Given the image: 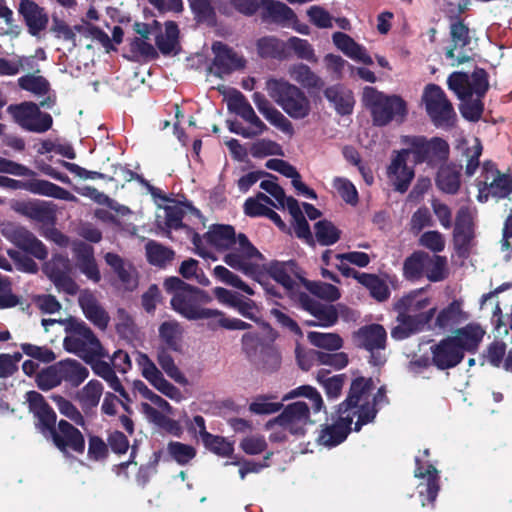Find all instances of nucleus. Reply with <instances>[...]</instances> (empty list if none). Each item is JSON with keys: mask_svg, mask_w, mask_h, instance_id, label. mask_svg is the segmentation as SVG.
I'll return each mask as SVG.
<instances>
[{"mask_svg": "<svg viewBox=\"0 0 512 512\" xmlns=\"http://www.w3.org/2000/svg\"><path fill=\"white\" fill-rule=\"evenodd\" d=\"M307 338L313 346L326 350L336 351L343 345L342 338L336 333L312 331L308 333Z\"/></svg>", "mask_w": 512, "mask_h": 512, "instance_id": "nucleus-58", "label": "nucleus"}, {"mask_svg": "<svg viewBox=\"0 0 512 512\" xmlns=\"http://www.w3.org/2000/svg\"><path fill=\"white\" fill-rule=\"evenodd\" d=\"M263 259L261 252L249 241L243 233L225 252L223 262L234 270L259 281V263Z\"/></svg>", "mask_w": 512, "mask_h": 512, "instance_id": "nucleus-7", "label": "nucleus"}, {"mask_svg": "<svg viewBox=\"0 0 512 512\" xmlns=\"http://www.w3.org/2000/svg\"><path fill=\"white\" fill-rule=\"evenodd\" d=\"M460 168L456 165L441 166L436 177L437 187L446 194H456L460 188Z\"/></svg>", "mask_w": 512, "mask_h": 512, "instance_id": "nucleus-44", "label": "nucleus"}, {"mask_svg": "<svg viewBox=\"0 0 512 512\" xmlns=\"http://www.w3.org/2000/svg\"><path fill=\"white\" fill-rule=\"evenodd\" d=\"M447 84L462 101V116L470 121L479 120L483 112L481 98L489 87L486 72L483 69H476L472 74L453 72L448 77Z\"/></svg>", "mask_w": 512, "mask_h": 512, "instance_id": "nucleus-2", "label": "nucleus"}, {"mask_svg": "<svg viewBox=\"0 0 512 512\" xmlns=\"http://www.w3.org/2000/svg\"><path fill=\"white\" fill-rule=\"evenodd\" d=\"M48 437L64 455H69L70 452L82 454L85 450L83 434L66 420H60L56 429Z\"/></svg>", "mask_w": 512, "mask_h": 512, "instance_id": "nucleus-20", "label": "nucleus"}, {"mask_svg": "<svg viewBox=\"0 0 512 512\" xmlns=\"http://www.w3.org/2000/svg\"><path fill=\"white\" fill-rule=\"evenodd\" d=\"M213 273L215 277L221 282L237 288L248 295H254L255 291L252 287L246 284L237 274L230 271L228 268L222 265L214 267Z\"/></svg>", "mask_w": 512, "mask_h": 512, "instance_id": "nucleus-56", "label": "nucleus"}, {"mask_svg": "<svg viewBox=\"0 0 512 512\" xmlns=\"http://www.w3.org/2000/svg\"><path fill=\"white\" fill-rule=\"evenodd\" d=\"M429 449H425L422 456H416L414 471L415 477L421 479L419 483V495L422 498V505L425 506V500L433 503L436 500L440 486H439V472L434 465L430 464L426 459L429 457Z\"/></svg>", "mask_w": 512, "mask_h": 512, "instance_id": "nucleus-17", "label": "nucleus"}, {"mask_svg": "<svg viewBox=\"0 0 512 512\" xmlns=\"http://www.w3.org/2000/svg\"><path fill=\"white\" fill-rule=\"evenodd\" d=\"M287 43L275 37H263L257 42L258 53L263 58L285 59Z\"/></svg>", "mask_w": 512, "mask_h": 512, "instance_id": "nucleus-49", "label": "nucleus"}, {"mask_svg": "<svg viewBox=\"0 0 512 512\" xmlns=\"http://www.w3.org/2000/svg\"><path fill=\"white\" fill-rule=\"evenodd\" d=\"M311 423L308 404L305 401H296L287 405L280 415L269 420L266 427L272 429L277 426L292 435H303Z\"/></svg>", "mask_w": 512, "mask_h": 512, "instance_id": "nucleus-11", "label": "nucleus"}, {"mask_svg": "<svg viewBox=\"0 0 512 512\" xmlns=\"http://www.w3.org/2000/svg\"><path fill=\"white\" fill-rule=\"evenodd\" d=\"M424 275L431 282H439L447 277V260L443 256H430L426 253Z\"/></svg>", "mask_w": 512, "mask_h": 512, "instance_id": "nucleus-51", "label": "nucleus"}, {"mask_svg": "<svg viewBox=\"0 0 512 512\" xmlns=\"http://www.w3.org/2000/svg\"><path fill=\"white\" fill-rule=\"evenodd\" d=\"M179 30L174 22H166L165 32L156 37V45L164 55L175 51L178 45Z\"/></svg>", "mask_w": 512, "mask_h": 512, "instance_id": "nucleus-53", "label": "nucleus"}, {"mask_svg": "<svg viewBox=\"0 0 512 512\" xmlns=\"http://www.w3.org/2000/svg\"><path fill=\"white\" fill-rule=\"evenodd\" d=\"M8 111L23 129L30 132L44 133L53 124L52 116L41 112L39 106L33 102H24L15 106L11 105L8 107Z\"/></svg>", "mask_w": 512, "mask_h": 512, "instance_id": "nucleus-14", "label": "nucleus"}, {"mask_svg": "<svg viewBox=\"0 0 512 512\" xmlns=\"http://www.w3.org/2000/svg\"><path fill=\"white\" fill-rule=\"evenodd\" d=\"M18 11L24 18L31 35L36 36L48 25V15L44 8L32 0H22L19 3Z\"/></svg>", "mask_w": 512, "mask_h": 512, "instance_id": "nucleus-28", "label": "nucleus"}, {"mask_svg": "<svg viewBox=\"0 0 512 512\" xmlns=\"http://www.w3.org/2000/svg\"><path fill=\"white\" fill-rule=\"evenodd\" d=\"M361 280V284L369 290L370 295L377 301L381 302L389 298L390 290L385 280L369 273L362 275Z\"/></svg>", "mask_w": 512, "mask_h": 512, "instance_id": "nucleus-54", "label": "nucleus"}, {"mask_svg": "<svg viewBox=\"0 0 512 512\" xmlns=\"http://www.w3.org/2000/svg\"><path fill=\"white\" fill-rule=\"evenodd\" d=\"M27 401L30 411L37 418V428L45 437H48L57 427L56 413L45 402L43 396L36 391L27 393Z\"/></svg>", "mask_w": 512, "mask_h": 512, "instance_id": "nucleus-25", "label": "nucleus"}, {"mask_svg": "<svg viewBox=\"0 0 512 512\" xmlns=\"http://www.w3.org/2000/svg\"><path fill=\"white\" fill-rule=\"evenodd\" d=\"M212 52L214 60L210 71L218 77H222L245 66L243 57L222 42H215L212 45Z\"/></svg>", "mask_w": 512, "mask_h": 512, "instance_id": "nucleus-23", "label": "nucleus"}, {"mask_svg": "<svg viewBox=\"0 0 512 512\" xmlns=\"http://www.w3.org/2000/svg\"><path fill=\"white\" fill-rule=\"evenodd\" d=\"M18 85L21 89L38 96L47 94L50 88L49 82L44 77L35 74H27L20 77Z\"/></svg>", "mask_w": 512, "mask_h": 512, "instance_id": "nucleus-61", "label": "nucleus"}, {"mask_svg": "<svg viewBox=\"0 0 512 512\" xmlns=\"http://www.w3.org/2000/svg\"><path fill=\"white\" fill-rule=\"evenodd\" d=\"M145 252L148 262L159 268L166 267L174 259L175 253L172 249L154 240H149L145 245Z\"/></svg>", "mask_w": 512, "mask_h": 512, "instance_id": "nucleus-46", "label": "nucleus"}, {"mask_svg": "<svg viewBox=\"0 0 512 512\" xmlns=\"http://www.w3.org/2000/svg\"><path fill=\"white\" fill-rule=\"evenodd\" d=\"M252 100L258 111L273 126L286 134H293L292 123L260 92L252 95Z\"/></svg>", "mask_w": 512, "mask_h": 512, "instance_id": "nucleus-30", "label": "nucleus"}, {"mask_svg": "<svg viewBox=\"0 0 512 512\" xmlns=\"http://www.w3.org/2000/svg\"><path fill=\"white\" fill-rule=\"evenodd\" d=\"M167 451L171 458L179 465H186L196 456V449L188 444L172 441L167 445Z\"/></svg>", "mask_w": 512, "mask_h": 512, "instance_id": "nucleus-62", "label": "nucleus"}, {"mask_svg": "<svg viewBox=\"0 0 512 512\" xmlns=\"http://www.w3.org/2000/svg\"><path fill=\"white\" fill-rule=\"evenodd\" d=\"M453 236L459 249H467L474 237L472 212L466 206L457 212Z\"/></svg>", "mask_w": 512, "mask_h": 512, "instance_id": "nucleus-34", "label": "nucleus"}, {"mask_svg": "<svg viewBox=\"0 0 512 512\" xmlns=\"http://www.w3.org/2000/svg\"><path fill=\"white\" fill-rule=\"evenodd\" d=\"M287 48L293 50L299 59L306 60L311 63H316L318 61L313 46L306 39L290 37L287 41Z\"/></svg>", "mask_w": 512, "mask_h": 512, "instance_id": "nucleus-64", "label": "nucleus"}, {"mask_svg": "<svg viewBox=\"0 0 512 512\" xmlns=\"http://www.w3.org/2000/svg\"><path fill=\"white\" fill-rule=\"evenodd\" d=\"M242 344L252 363L259 369L273 371L279 367L281 361L279 352L273 346L260 343L256 334L245 333L242 336Z\"/></svg>", "mask_w": 512, "mask_h": 512, "instance_id": "nucleus-15", "label": "nucleus"}, {"mask_svg": "<svg viewBox=\"0 0 512 512\" xmlns=\"http://www.w3.org/2000/svg\"><path fill=\"white\" fill-rule=\"evenodd\" d=\"M165 212V225L168 229H179L183 226L182 220L186 213H197L198 210L195 209L190 203L182 202L176 199L170 200L168 204L163 206Z\"/></svg>", "mask_w": 512, "mask_h": 512, "instance_id": "nucleus-43", "label": "nucleus"}, {"mask_svg": "<svg viewBox=\"0 0 512 512\" xmlns=\"http://www.w3.org/2000/svg\"><path fill=\"white\" fill-rule=\"evenodd\" d=\"M64 348L79 357L89 360L94 357H108L93 331L85 323H74L63 340Z\"/></svg>", "mask_w": 512, "mask_h": 512, "instance_id": "nucleus-8", "label": "nucleus"}, {"mask_svg": "<svg viewBox=\"0 0 512 512\" xmlns=\"http://www.w3.org/2000/svg\"><path fill=\"white\" fill-rule=\"evenodd\" d=\"M165 289L172 293L171 306L174 311L188 320H212L217 309L205 308L203 305L212 301L204 290L191 286L178 277H170L164 282Z\"/></svg>", "mask_w": 512, "mask_h": 512, "instance_id": "nucleus-3", "label": "nucleus"}, {"mask_svg": "<svg viewBox=\"0 0 512 512\" xmlns=\"http://www.w3.org/2000/svg\"><path fill=\"white\" fill-rule=\"evenodd\" d=\"M405 143L409 146L407 150H410L415 163L442 161L449 153L448 143L438 137L427 140L422 136H410L406 137Z\"/></svg>", "mask_w": 512, "mask_h": 512, "instance_id": "nucleus-13", "label": "nucleus"}, {"mask_svg": "<svg viewBox=\"0 0 512 512\" xmlns=\"http://www.w3.org/2000/svg\"><path fill=\"white\" fill-rule=\"evenodd\" d=\"M386 338V331L379 324L364 326L354 334L356 345L370 352V363L375 366L382 365L386 361L383 354Z\"/></svg>", "mask_w": 512, "mask_h": 512, "instance_id": "nucleus-16", "label": "nucleus"}, {"mask_svg": "<svg viewBox=\"0 0 512 512\" xmlns=\"http://www.w3.org/2000/svg\"><path fill=\"white\" fill-rule=\"evenodd\" d=\"M296 397L307 398L311 403L313 413H318L324 408V401L321 394L317 391L316 388L310 385L299 386L291 390L282 398V401H286Z\"/></svg>", "mask_w": 512, "mask_h": 512, "instance_id": "nucleus-52", "label": "nucleus"}, {"mask_svg": "<svg viewBox=\"0 0 512 512\" xmlns=\"http://www.w3.org/2000/svg\"><path fill=\"white\" fill-rule=\"evenodd\" d=\"M485 330L477 323H469L465 327L457 329L450 338H454V343L461 349V353L465 352L474 353L483 337Z\"/></svg>", "mask_w": 512, "mask_h": 512, "instance_id": "nucleus-31", "label": "nucleus"}, {"mask_svg": "<svg viewBox=\"0 0 512 512\" xmlns=\"http://www.w3.org/2000/svg\"><path fill=\"white\" fill-rule=\"evenodd\" d=\"M302 307L308 311L314 320H307L308 326L331 327L338 321V312L335 306L321 304L306 294L300 295Z\"/></svg>", "mask_w": 512, "mask_h": 512, "instance_id": "nucleus-26", "label": "nucleus"}, {"mask_svg": "<svg viewBox=\"0 0 512 512\" xmlns=\"http://www.w3.org/2000/svg\"><path fill=\"white\" fill-rule=\"evenodd\" d=\"M326 99L341 115L350 114L354 106L353 93L342 85L328 87L324 91Z\"/></svg>", "mask_w": 512, "mask_h": 512, "instance_id": "nucleus-40", "label": "nucleus"}, {"mask_svg": "<svg viewBox=\"0 0 512 512\" xmlns=\"http://www.w3.org/2000/svg\"><path fill=\"white\" fill-rule=\"evenodd\" d=\"M461 300L452 301L447 307L442 309L435 320L434 327L446 330L468 319V314L462 309Z\"/></svg>", "mask_w": 512, "mask_h": 512, "instance_id": "nucleus-38", "label": "nucleus"}, {"mask_svg": "<svg viewBox=\"0 0 512 512\" xmlns=\"http://www.w3.org/2000/svg\"><path fill=\"white\" fill-rule=\"evenodd\" d=\"M13 208L17 213L43 224L52 223L55 219L54 205L50 202L22 201L16 203Z\"/></svg>", "mask_w": 512, "mask_h": 512, "instance_id": "nucleus-29", "label": "nucleus"}, {"mask_svg": "<svg viewBox=\"0 0 512 512\" xmlns=\"http://www.w3.org/2000/svg\"><path fill=\"white\" fill-rule=\"evenodd\" d=\"M52 400L55 403L60 414L70 419L78 426H85L86 422L82 413L71 401L67 400L66 398L60 395H53Z\"/></svg>", "mask_w": 512, "mask_h": 512, "instance_id": "nucleus-60", "label": "nucleus"}, {"mask_svg": "<svg viewBox=\"0 0 512 512\" xmlns=\"http://www.w3.org/2000/svg\"><path fill=\"white\" fill-rule=\"evenodd\" d=\"M422 101L426 112L437 127H450L456 113L442 88L436 84H428L423 92Z\"/></svg>", "mask_w": 512, "mask_h": 512, "instance_id": "nucleus-10", "label": "nucleus"}, {"mask_svg": "<svg viewBox=\"0 0 512 512\" xmlns=\"http://www.w3.org/2000/svg\"><path fill=\"white\" fill-rule=\"evenodd\" d=\"M362 101L371 110L373 122L378 126L393 120L402 121L406 115V103L402 98L387 96L371 86L363 89Z\"/></svg>", "mask_w": 512, "mask_h": 512, "instance_id": "nucleus-5", "label": "nucleus"}, {"mask_svg": "<svg viewBox=\"0 0 512 512\" xmlns=\"http://www.w3.org/2000/svg\"><path fill=\"white\" fill-rule=\"evenodd\" d=\"M103 393V385L98 380H90L77 394V399L84 410L99 404Z\"/></svg>", "mask_w": 512, "mask_h": 512, "instance_id": "nucleus-50", "label": "nucleus"}, {"mask_svg": "<svg viewBox=\"0 0 512 512\" xmlns=\"http://www.w3.org/2000/svg\"><path fill=\"white\" fill-rule=\"evenodd\" d=\"M475 186L478 202L486 203L490 199L500 201L512 194V175L501 172L492 161H485Z\"/></svg>", "mask_w": 512, "mask_h": 512, "instance_id": "nucleus-6", "label": "nucleus"}, {"mask_svg": "<svg viewBox=\"0 0 512 512\" xmlns=\"http://www.w3.org/2000/svg\"><path fill=\"white\" fill-rule=\"evenodd\" d=\"M263 15L266 20L287 27L296 20V14L290 7L274 0L263 1Z\"/></svg>", "mask_w": 512, "mask_h": 512, "instance_id": "nucleus-37", "label": "nucleus"}, {"mask_svg": "<svg viewBox=\"0 0 512 512\" xmlns=\"http://www.w3.org/2000/svg\"><path fill=\"white\" fill-rule=\"evenodd\" d=\"M409 155L410 150L407 149L395 152L387 168L389 181L394 189L400 193H404L408 190L414 178V169L407 164Z\"/></svg>", "mask_w": 512, "mask_h": 512, "instance_id": "nucleus-21", "label": "nucleus"}, {"mask_svg": "<svg viewBox=\"0 0 512 512\" xmlns=\"http://www.w3.org/2000/svg\"><path fill=\"white\" fill-rule=\"evenodd\" d=\"M213 273L215 277L221 282L237 288L248 295H254L255 291L252 287L246 284L237 274L230 271L228 268L222 265L214 267Z\"/></svg>", "mask_w": 512, "mask_h": 512, "instance_id": "nucleus-57", "label": "nucleus"}, {"mask_svg": "<svg viewBox=\"0 0 512 512\" xmlns=\"http://www.w3.org/2000/svg\"><path fill=\"white\" fill-rule=\"evenodd\" d=\"M269 275L279 283L290 296H294L305 279L294 261H275L269 265Z\"/></svg>", "mask_w": 512, "mask_h": 512, "instance_id": "nucleus-22", "label": "nucleus"}, {"mask_svg": "<svg viewBox=\"0 0 512 512\" xmlns=\"http://www.w3.org/2000/svg\"><path fill=\"white\" fill-rule=\"evenodd\" d=\"M207 242L220 252H226L238 239L231 225L216 224L206 233Z\"/></svg>", "mask_w": 512, "mask_h": 512, "instance_id": "nucleus-36", "label": "nucleus"}, {"mask_svg": "<svg viewBox=\"0 0 512 512\" xmlns=\"http://www.w3.org/2000/svg\"><path fill=\"white\" fill-rule=\"evenodd\" d=\"M44 273L51 280H55L67 273L71 272L70 261L62 255H55L51 260L45 263L43 267Z\"/></svg>", "mask_w": 512, "mask_h": 512, "instance_id": "nucleus-63", "label": "nucleus"}, {"mask_svg": "<svg viewBox=\"0 0 512 512\" xmlns=\"http://www.w3.org/2000/svg\"><path fill=\"white\" fill-rule=\"evenodd\" d=\"M137 363L141 369L142 376L160 393L174 401L182 399L181 391L165 379L162 371L144 353H138Z\"/></svg>", "mask_w": 512, "mask_h": 512, "instance_id": "nucleus-19", "label": "nucleus"}, {"mask_svg": "<svg viewBox=\"0 0 512 512\" xmlns=\"http://www.w3.org/2000/svg\"><path fill=\"white\" fill-rule=\"evenodd\" d=\"M288 211L291 214L294 222L293 227L295 234L299 238H303L306 240L312 239V234L310 231L309 224L305 219L302 210L298 204L296 199H291L288 204Z\"/></svg>", "mask_w": 512, "mask_h": 512, "instance_id": "nucleus-55", "label": "nucleus"}, {"mask_svg": "<svg viewBox=\"0 0 512 512\" xmlns=\"http://www.w3.org/2000/svg\"><path fill=\"white\" fill-rule=\"evenodd\" d=\"M2 234L18 248L39 260H44L48 256L45 245L25 227L7 223L2 228Z\"/></svg>", "mask_w": 512, "mask_h": 512, "instance_id": "nucleus-18", "label": "nucleus"}, {"mask_svg": "<svg viewBox=\"0 0 512 512\" xmlns=\"http://www.w3.org/2000/svg\"><path fill=\"white\" fill-rule=\"evenodd\" d=\"M290 77L308 90H321L324 87V81L311 68L303 63L291 65L288 69Z\"/></svg>", "mask_w": 512, "mask_h": 512, "instance_id": "nucleus-41", "label": "nucleus"}, {"mask_svg": "<svg viewBox=\"0 0 512 512\" xmlns=\"http://www.w3.org/2000/svg\"><path fill=\"white\" fill-rule=\"evenodd\" d=\"M450 35L453 43V48L446 51L448 59H456L458 64L464 63L469 60L466 55L455 54L458 48H464L469 42V29L462 21H455L450 26Z\"/></svg>", "mask_w": 512, "mask_h": 512, "instance_id": "nucleus-39", "label": "nucleus"}, {"mask_svg": "<svg viewBox=\"0 0 512 512\" xmlns=\"http://www.w3.org/2000/svg\"><path fill=\"white\" fill-rule=\"evenodd\" d=\"M93 372L104 379L108 385L121 397L129 400L128 394L122 386L119 378L116 376L114 367L106 361L98 360L92 365Z\"/></svg>", "mask_w": 512, "mask_h": 512, "instance_id": "nucleus-48", "label": "nucleus"}, {"mask_svg": "<svg viewBox=\"0 0 512 512\" xmlns=\"http://www.w3.org/2000/svg\"><path fill=\"white\" fill-rule=\"evenodd\" d=\"M340 230L327 220L315 224V236L317 241L324 246L335 244L340 239Z\"/></svg>", "mask_w": 512, "mask_h": 512, "instance_id": "nucleus-59", "label": "nucleus"}, {"mask_svg": "<svg viewBox=\"0 0 512 512\" xmlns=\"http://www.w3.org/2000/svg\"><path fill=\"white\" fill-rule=\"evenodd\" d=\"M269 97L293 119H304L310 114L311 105L305 93L284 79L270 78L265 83Z\"/></svg>", "mask_w": 512, "mask_h": 512, "instance_id": "nucleus-4", "label": "nucleus"}, {"mask_svg": "<svg viewBox=\"0 0 512 512\" xmlns=\"http://www.w3.org/2000/svg\"><path fill=\"white\" fill-rule=\"evenodd\" d=\"M61 381L69 383L73 387L79 386L89 375L88 369L80 362L66 359L57 362Z\"/></svg>", "mask_w": 512, "mask_h": 512, "instance_id": "nucleus-42", "label": "nucleus"}, {"mask_svg": "<svg viewBox=\"0 0 512 512\" xmlns=\"http://www.w3.org/2000/svg\"><path fill=\"white\" fill-rule=\"evenodd\" d=\"M76 266L82 274L94 283L101 280V274L97 266L92 246L80 242L74 246Z\"/></svg>", "mask_w": 512, "mask_h": 512, "instance_id": "nucleus-32", "label": "nucleus"}, {"mask_svg": "<svg viewBox=\"0 0 512 512\" xmlns=\"http://www.w3.org/2000/svg\"><path fill=\"white\" fill-rule=\"evenodd\" d=\"M334 45L348 58L366 65L373 64L372 57L366 48L354 41L349 35L343 32H335L332 35Z\"/></svg>", "mask_w": 512, "mask_h": 512, "instance_id": "nucleus-33", "label": "nucleus"}, {"mask_svg": "<svg viewBox=\"0 0 512 512\" xmlns=\"http://www.w3.org/2000/svg\"><path fill=\"white\" fill-rule=\"evenodd\" d=\"M368 385L369 382L364 380H354L352 382L348 397L339 405L338 419L321 429L317 438L320 445L331 448L342 443L351 431V425L355 417L357 418L355 431H359L363 425L374 420L376 417L375 409L366 407L365 404H361V407H359V401L366 399L365 389Z\"/></svg>", "mask_w": 512, "mask_h": 512, "instance_id": "nucleus-1", "label": "nucleus"}, {"mask_svg": "<svg viewBox=\"0 0 512 512\" xmlns=\"http://www.w3.org/2000/svg\"><path fill=\"white\" fill-rule=\"evenodd\" d=\"M0 187L19 190L23 189L32 194L42 195L46 197H52L55 199L65 200L74 202L77 201V197L68 190L42 179H32L29 181L15 180L6 176L0 175Z\"/></svg>", "mask_w": 512, "mask_h": 512, "instance_id": "nucleus-12", "label": "nucleus"}, {"mask_svg": "<svg viewBox=\"0 0 512 512\" xmlns=\"http://www.w3.org/2000/svg\"><path fill=\"white\" fill-rule=\"evenodd\" d=\"M159 338L166 345V348L173 351L180 349L182 328L176 320H168L161 323L158 329Z\"/></svg>", "mask_w": 512, "mask_h": 512, "instance_id": "nucleus-47", "label": "nucleus"}, {"mask_svg": "<svg viewBox=\"0 0 512 512\" xmlns=\"http://www.w3.org/2000/svg\"><path fill=\"white\" fill-rule=\"evenodd\" d=\"M156 359L162 371L169 378H171L173 381L182 386H186L189 384L188 379L176 365L174 358L169 352L168 348L164 346H159L157 348Z\"/></svg>", "mask_w": 512, "mask_h": 512, "instance_id": "nucleus-45", "label": "nucleus"}, {"mask_svg": "<svg viewBox=\"0 0 512 512\" xmlns=\"http://www.w3.org/2000/svg\"><path fill=\"white\" fill-rule=\"evenodd\" d=\"M106 263L113 268L119 280L126 290L133 291L138 286V276L136 269L115 253H107L105 255Z\"/></svg>", "mask_w": 512, "mask_h": 512, "instance_id": "nucleus-35", "label": "nucleus"}, {"mask_svg": "<svg viewBox=\"0 0 512 512\" xmlns=\"http://www.w3.org/2000/svg\"><path fill=\"white\" fill-rule=\"evenodd\" d=\"M453 339L448 336L430 347L431 362L440 370L454 368L464 358Z\"/></svg>", "mask_w": 512, "mask_h": 512, "instance_id": "nucleus-24", "label": "nucleus"}, {"mask_svg": "<svg viewBox=\"0 0 512 512\" xmlns=\"http://www.w3.org/2000/svg\"><path fill=\"white\" fill-rule=\"evenodd\" d=\"M430 304L431 299L425 296L420 289L412 291L398 300L395 304V310L408 321H412L416 326L425 329L436 313V307L430 306Z\"/></svg>", "mask_w": 512, "mask_h": 512, "instance_id": "nucleus-9", "label": "nucleus"}, {"mask_svg": "<svg viewBox=\"0 0 512 512\" xmlns=\"http://www.w3.org/2000/svg\"><path fill=\"white\" fill-rule=\"evenodd\" d=\"M78 302L85 317L91 323L101 330H105L107 328L110 317L91 291H81Z\"/></svg>", "mask_w": 512, "mask_h": 512, "instance_id": "nucleus-27", "label": "nucleus"}]
</instances>
